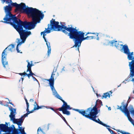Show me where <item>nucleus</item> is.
<instances>
[{"instance_id": "obj_1", "label": "nucleus", "mask_w": 134, "mask_h": 134, "mask_svg": "<svg viewBox=\"0 0 134 134\" xmlns=\"http://www.w3.org/2000/svg\"><path fill=\"white\" fill-rule=\"evenodd\" d=\"M53 24V28L57 29L58 31H62L63 32L68 35L71 39H74V46L75 47H78L77 50L79 51V47L81 46L82 41L87 40H91L96 38L94 36H87L84 37L85 33L81 31H79L76 29V27L74 28L71 26V27H67L66 26L63 25H59L58 22H55Z\"/></svg>"}, {"instance_id": "obj_2", "label": "nucleus", "mask_w": 134, "mask_h": 134, "mask_svg": "<svg viewBox=\"0 0 134 134\" xmlns=\"http://www.w3.org/2000/svg\"><path fill=\"white\" fill-rule=\"evenodd\" d=\"M10 4L12 6L16 7L15 12L18 10L21 11L23 10L25 12L29 17L32 18V21L31 22L40 21L44 17V15L42 13L36 8L32 7L26 8V5L24 3H21L19 4L16 3L12 2Z\"/></svg>"}, {"instance_id": "obj_3", "label": "nucleus", "mask_w": 134, "mask_h": 134, "mask_svg": "<svg viewBox=\"0 0 134 134\" xmlns=\"http://www.w3.org/2000/svg\"><path fill=\"white\" fill-rule=\"evenodd\" d=\"M40 21L26 22L13 27L19 33L20 38L21 40V42H19L20 39H18V42L17 46L21 45L22 43H24L27 38L31 34V31L25 30H30L34 29L37 24L39 23Z\"/></svg>"}, {"instance_id": "obj_4", "label": "nucleus", "mask_w": 134, "mask_h": 134, "mask_svg": "<svg viewBox=\"0 0 134 134\" xmlns=\"http://www.w3.org/2000/svg\"><path fill=\"white\" fill-rule=\"evenodd\" d=\"M75 110L85 117L89 119L104 126L110 127L109 125L103 123L99 119H98V120L96 119V115L98 113L97 108L96 107V104L92 108L90 107L86 110L83 109L80 110L77 109H75Z\"/></svg>"}, {"instance_id": "obj_5", "label": "nucleus", "mask_w": 134, "mask_h": 134, "mask_svg": "<svg viewBox=\"0 0 134 134\" xmlns=\"http://www.w3.org/2000/svg\"><path fill=\"white\" fill-rule=\"evenodd\" d=\"M4 10L6 14L3 19L4 21H2V22L10 24L14 27L27 22L26 21H23L17 18L15 15H13L11 12L12 10V7L10 4L6 5L4 8Z\"/></svg>"}, {"instance_id": "obj_6", "label": "nucleus", "mask_w": 134, "mask_h": 134, "mask_svg": "<svg viewBox=\"0 0 134 134\" xmlns=\"http://www.w3.org/2000/svg\"><path fill=\"white\" fill-rule=\"evenodd\" d=\"M123 48L121 49L120 51L123 52L124 53L127 55V59L129 60H131L129 63V67L130 73L132 75L134 74V56L130 54V50L128 46L125 44Z\"/></svg>"}, {"instance_id": "obj_7", "label": "nucleus", "mask_w": 134, "mask_h": 134, "mask_svg": "<svg viewBox=\"0 0 134 134\" xmlns=\"http://www.w3.org/2000/svg\"><path fill=\"white\" fill-rule=\"evenodd\" d=\"M14 45L13 44L9 45L6 47L3 52L2 54V61L3 66L5 68V65L8 64V62L6 61L7 53L9 51L13 52L15 50Z\"/></svg>"}, {"instance_id": "obj_8", "label": "nucleus", "mask_w": 134, "mask_h": 134, "mask_svg": "<svg viewBox=\"0 0 134 134\" xmlns=\"http://www.w3.org/2000/svg\"><path fill=\"white\" fill-rule=\"evenodd\" d=\"M10 111V114L9 117L10 118L11 120H12L14 124H16L18 126L19 128H21L20 126H21L23 122V120L22 118L15 119V115L16 111V109L11 107V109H9Z\"/></svg>"}, {"instance_id": "obj_9", "label": "nucleus", "mask_w": 134, "mask_h": 134, "mask_svg": "<svg viewBox=\"0 0 134 134\" xmlns=\"http://www.w3.org/2000/svg\"><path fill=\"white\" fill-rule=\"evenodd\" d=\"M58 21H55V20L52 19V20L50 21V25L51 26V27L50 28L49 27V24H48V27L47 28H45V30H44L43 31L41 32V35H42V34H43V38L44 39L45 41L46 42H47V41L46 40V39L45 37V36L46 35V34H45L46 33H50L51 32V29H53L54 31H58L57 30V29H54L52 27V26L53 24V23H55V22H57Z\"/></svg>"}, {"instance_id": "obj_10", "label": "nucleus", "mask_w": 134, "mask_h": 134, "mask_svg": "<svg viewBox=\"0 0 134 134\" xmlns=\"http://www.w3.org/2000/svg\"><path fill=\"white\" fill-rule=\"evenodd\" d=\"M105 41L107 43H104V44L105 45H109V44H111V45L112 46H113V44L114 43H115V46L116 47V48L119 50L120 51L121 49L123 48V46L124 45L122 44H120L119 43H121V42H117V41H114L113 40L110 41H109L108 40H106Z\"/></svg>"}, {"instance_id": "obj_11", "label": "nucleus", "mask_w": 134, "mask_h": 134, "mask_svg": "<svg viewBox=\"0 0 134 134\" xmlns=\"http://www.w3.org/2000/svg\"><path fill=\"white\" fill-rule=\"evenodd\" d=\"M14 128H15L14 127L13 128L10 126L9 127L8 126L3 124H0V129L2 131L4 132H10L12 131L13 132Z\"/></svg>"}, {"instance_id": "obj_12", "label": "nucleus", "mask_w": 134, "mask_h": 134, "mask_svg": "<svg viewBox=\"0 0 134 134\" xmlns=\"http://www.w3.org/2000/svg\"><path fill=\"white\" fill-rule=\"evenodd\" d=\"M124 104V102H122V104H124V105L123 106V109L122 108L121 106L119 108H118V109H120L122 112H123L125 114L129 112L128 109H127V106L128 103L127 102L125 104Z\"/></svg>"}, {"instance_id": "obj_13", "label": "nucleus", "mask_w": 134, "mask_h": 134, "mask_svg": "<svg viewBox=\"0 0 134 134\" xmlns=\"http://www.w3.org/2000/svg\"><path fill=\"white\" fill-rule=\"evenodd\" d=\"M55 74L52 73L50 78L49 79H45L48 81L49 82V85L51 87V90L54 87V76L55 75Z\"/></svg>"}, {"instance_id": "obj_14", "label": "nucleus", "mask_w": 134, "mask_h": 134, "mask_svg": "<svg viewBox=\"0 0 134 134\" xmlns=\"http://www.w3.org/2000/svg\"><path fill=\"white\" fill-rule=\"evenodd\" d=\"M62 101L63 102V104L62 105L61 107L57 109V110H59L63 109H68V110H70L71 109V108H70V105H68L67 103L65 102L64 100H62Z\"/></svg>"}, {"instance_id": "obj_15", "label": "nucleus", "mask_w": 134, "mask_h": 134, "mask_svg": "<svg viewBox=\"0 0 134 134\" xmlns=\"http://www.w3.org/2000/svg\"><path fill=\"white\" fill-rule=\"evenodd\" d=\"M53 93V94L57 98L60 99L61 101L63 100L62 98L57 93V92L56 91L54 87L51 90Z\"/></svg>"}, {"instance_id": "obj_16", "label": "nucleus", "mask_w": 134, "mask_h": 134, "mask_svg": "<svg viewBox=\"0 0 134 134\" xmlns=\"http://www.w3.org/2000/svg\"><path fill=\"white\" fill-rule=\"evenodd\" d=\"M125 115L127 116L129 120L131 122L132 124L133 125H134V121L130 117V112L127 113L125 114Z\"/></svg>"}, {"instance_id": "obj_17", "label": "nucleus", "mask_w": 134, "mask_h": 134, "mask_svg": "<svg viewBox=\"0 0 134 134\" xmlns=\"http://www.w3.org/2000/svg\"><path fill=\"white\" fill-rule=\"evenodd\" d=\"M46 44L47 46L48 49L47 52L48 56L49 57V55L51 53V51L50 43L49 42H47L46 43Z\"/></svg>"}, {"instance_id": "obj_18", "label": "nucleus", "mask_w": 134, "mask_h": 134, "mask_svg": "<svg viewBox=\"0 0 134 134\" xmlns=\"http://www.w3.org/2000/svg\"><path fill=\"white\" fill-rule=\"evenodd\" d=\"M68 109H63L59 110L60 111H62L63 113L64 114H66L67 115H69L70 114V112L68 111L67 110Z\"/></svg>"}, {"instance_id": "obj_19", "label": "nucleus", "mask_w": 134, "mask_h": 134, "mask_svg": "<svg viewBox=\"0 0 134 134\" xmlns=\"http://www.w3.org/2000/svg\"><path fill=\"white\" fill-rule=\"evenodd\" d=\"M109 92L110 93V94L108 92H107L104 93L103 95L102 96V98H103L104 97V98H106L107 97H110V95L112 93V92L111 91H110Z\"/></svg>"}, {"instance_id": "obj_20", "label": "nucleus", "mask_w": 134, "mask_h": 134, "mask_svg": "<svg viewBox=\"0 0 134 134\" xmlns=\"http://www.w3.org/2000/svg\"><path fill=\"white\" fill-rule=\"evenodd\" d=\"M34 105L35 106V109L37 110H38L44 107H45V106H39L38 105L36 101L35 102V104H34Z\"/></svg>"}, {"instance_id": "obj_21", "label": "nucleus", "mask_w": 134, "mask_h": 134, "mask_svg": "<svg viewBox=\"0 0 134 134\" xmlns=\"http://www.w3.org/2000/svg\"><path fill=\"white\" fill-rule=\"evenodd\" d=\"M129 111L130 113L133 115H134V109L133 106L132 105H130L129 107Z\"/></svg>"}, {"instance_id": "obj_22", "label": "nucleus", "mask_w": 134, "mask_h": 134, "mask_svg": "<svg viewBox=\"0 0 134 134\" xmlns=\"http://www.w3.org/2000/svg\"><path fill=\"white\" fill-rule=\"evenodd\" d=\"M57 113L63 119V120L64 121V122L66 123V124L68 125V123L66 121V120L65 119V118L63 116L60 114V113L59 112L57 111Z\"/></svg>"}, {"instance_id": "obj_23", "label": "nucleus", "mask_w": 134, "mask_h": 134, "mask_svg": "<svg viewBox=\"0 0 134 134\" xmlns=\"http://www.w3.org/2000/svg\"><path fill=\"white\" fill-rule=\"evenodd\" d=\"M18 74L22 76L23 75H24V76H25L26 75H27V76L29 78H30V77L31 76H32V75L30 74H27L26 72L25 71L24 72L22 73H18Z\"/></svg>"}, {"instance_id": "obj_24", "label": "nucleus", "mask_w": 134, "mask_h": 134, "mask_svg": "<svg viewBox=\"0 0 134 134\" xmlns=\"http://www.w3.org/2000/svg\"><path fill=\"white\" fill-rule=\"evenodd\" d=\"M19 130L18 129H16L15 128H14V130H13V134L10 133H4L3 134H19Z\"/></svg>"}, {"instance_id": "obj_25", "label": "nucleus", "mask_w": 134, "mask_h": 134, "mask_svg": "<svg viewBox=\"0 0 134 134\" xmlns=\"http://www.w3.org/2000/svg\"><path fill=\"white\" fill-rule=\"evenodd\" d=\"M118 132H119L122 134H131L129 132H126L122 130L120 131L119 130H116Z\"/></svg>"}, {"instance_id": "obj_26", "label": "nucleus", "mask_w": 134, "mask_h": 134, "mask_svg": "<svg viewBox=\"0 0 134 134\" xmlns=\"http://www.w3.org/2000/svg\"><path fill=\"white\" fill-rule=\"evenodd\" d=\"M18 129L19 130L18 131L19 132L18 134H19L20 133V132H21V133L22 134H26L24 130V129Z\"/></svg>"}, {"instance_id": "obj_27", "label": "nucleus", "mask_w": 134, "mask_h": 134, "mask_svg": "<svg viewBox=\"0 0 134 134\" xmlns=\"http://www.w3.org/2000/svg\"><path fill=\"white\" fill-rule=\"evenodd\" d=\"M29 114V113H27L26 114L24 115L23 116H21V118H22V119H23V121L24 119V118L23 119V118H25L27 116H28V115Z\"/></svg>"}, {"instance_id": "obj_28", "label": "nucleus", "mask_w": 134, "mask_h": 134, "mask_svg": "<svg viewBox=\"0 0 134 134\" xmlns=\"http://www.w3.org/2000/svg\"><path fill=\"white\" fill-rule=\"evenodd\" d=\"M28 64L27 66V70H29V69H31V64L30 63L28 62Z\"/></svg>"}, {"instance_id": "obj_29", "label": "nucleus", "mask_w": 134, "mask_h": 134, "mask_svg": "<svg viewBox=\"0 0 134 134\" xmlns=\"http://www.w3.org/2000/svg\"><path fill=\"white\" fill-rule=\"evenodd\" d=\"M28 71H29V74H31V75H32V76H33V75H35H35L34 73H33L32 72L31 69H29V70H27V71H26L27 72H28Z\"/></svg>"}, {"instance_id": "obj_30", "label": "nucleus", "mask_w": 134, "mask_h": 134, "mask_svg": "<svg viewBox=\"0 0 134 134\" xmlns=\"http://www.w3.org/2000/svg\"><path fill=\"white\" fill-rule=\"evenodd\" d=\"M91 34H95V35H96V36H97V40H99V38L98 37V34L97 33H91Z\"/></svg>"}, {"instance_id": "obj_31", "label": "nucleus", "mask_w": 134, "mask_h": 134, "mask_svg": "<svg viewBox=\"0 0 134 134\" xmlns=\"http://www.w3.org/2000/svg\"><path fill=\"white\" fill-rule=\"evenodd\" d=\"M57 67H54V69L53 70V72L52 73H53V74H54V73L57 70Z\"/></svg>"}, {"instance_id": "obj_32", "label": "nucleus", "mask_w": 134, "mask_h": 134, "mask_svg": "<svg viewBox=\"0 0 134 134\" xmlns=\"http://www.w3.org/2000/svg\"><path fill=\"white\" fill-rule=\"evenodd\" d=\"M108 130L110 132V133L112 134H113L114 133H115V132L113 130H112L110 128H108Z\"/></svg>"}, {"instance_id": "obj_33", "label": "nucleus", "mask_w": 134, "mask_h": 134, "mask_svg": "<svg viewBox=\"0 0 134 134\" xmlns=\"http://www.w3.org/2000/svg\"><path fill=\"white\" fill-rule=\"evenodd\" d=\"M97 103H99V104H101V105H102L103 104H102V101L100 100H99V99H98L97 100V101H96V104H97Z\"/></svg>"}, {"instance_id": "obj_34", "label": "nucleus", "mask_w": 134, "mask_h": 134, "mask_svg": "<svg viewBox=\"0 0 134 134\" xmlns=\"http://www.w3.org/2000/svg\"><path fill=\"white\" fill-rule=\"evenodd\" d=\"M5 2L7 4H9L12 2V0H6Z\"/></svg>"}, {"instance_id": "obj_35", "label": "nucleus", "mask_w": 134, "mask_h": 134, "mask_svg": "<svg viewBox=\"0 0 134 134\" xmlns=\"http://www.w3.org/2000/svg\"><path fill=\"white\" fill-rule=\"evenodd\" d=\"M16 50L17 51V53H22V52H20V51L19 50V48H18V46H17L16 48Z\"/></svg>"}, {"instance_id": "obj_36", "label": "nucleus", "mask_w": 134, "mask_h": 134, "mask_svg": "<svg viewBox=\"0 0 134 134\" xmlns=\"http://www.w3.org/2000/svg\"><path fill=\"white\" fill-rule=\"evenodd\" d=\"M50 109L53 110V111H54L56 113H57V111L58 110H57V109H56L55 110L53 108H52V107H50L49 108Z\"/></svg>"}, {"instance_id": "obj_37", "label": "nucleus", "mask_w": 134, "mask_h": 134, "mask_svg": "<svg viewBox=\"0 0 134 134\" xmlns=\"http://www.w3.org/2000/svg\"><path fill=\"white\" fill-rule=\"evenodd\" d=\"M36 110V109H35V107H34V108L31 111H30L29 112V113H29V114H30V113H32L34 112V110Z\"/></svg>"}, {"instance_id": "obj_38", "label": "nucleus", "mask_w": 134, "mask_h": 134, "mask_svg": "<svg viewBox=\"0 0 134 134\" xmlns=\"http://www.w3.org/2000/svg\"><path fill=\"white\" fill-rule=\"evenodd\" d=\"M29 106H27V109L26 110V111H27V113H29V112L30 111H29Z\"/></svg>"}, {"instance_id": "obj_39", "label": "nucleus", "mask_w": 134, "mask_h": 134, "mask_svg": "<svg viewBox=\"0 0 134 134\" xmlns=\"http://www.w3.org/2000/svg\"><path fill=\"white\" fill-rule=\"evenodd\" d=\"M32 78L34 80V81L36 80L37 82H38V80L34 77L33 76H32Z\"/></svg>"}, {"instance_id": "obj_40", "label": "nucleus", "mask_w": 134, "mask_h": 134, "mask_svg": "<svg viewBox=\"0 0 134 134\" xmlns=\"http://www.w3.org/2000/svg\"><path fill=\"white\" fill-rule=\"evenodd\" d=\"M21 80H22V82H23V80H24V78H23V77H21V79H20V80H19V82H20Z\"/></svg>"}, {"instance_id": "obj_41", "label": "nucleus", "mask_w": 134, "mask_h": 134, "mask_svg": "<svg viewBox=\"0 0 134 134\" xmlns=\"http://www.w3.org/2000/svg\"><path fill=\"white\" fill-rule=\"evenodd\" d=\"M26 102V104L27 106H29V103L27 101Z\"/></svg>"}, {"instance_id": "obj_42", "label": "nucleus", "mask_w": 134, "mask_h": 134, "mask_svg": "<svg viewBox=\"0 0 134 134\" xmlns=\"http://www.w3.org/2000/svg\"><path fill=\"white\" fill-rule=\"evenodd\" d=\"M133 52H132L131 53L130 52V55H133Z\"/></svg>"}, {"instance_id": "obj_43", "label": "nucleus", "mask_w": 134, "mask_h": 134, "mask_svg": "<svg viewBox=\"0 0 134 134\" xmlns=\"http://www.w3.org/2000/svg\"><path fill=\"white\" fill-rule=\"evenodd\" d=\"M91 34V32H88L85 35V36H86L88 34Z\"/></svg>"}, {"instance_id": "obj_44", "label": "nucleus", "mask_w": 134, "mask_h": 134, "mask_svg": "<svg viewBox=\"0 0 134 134\" xmlns=\"http://www.w3.org/2000/svg\"><path fill=\"white\" fill-rule=\"evenodd\" d=\"M30 102H34V100H33V99H30Z\"/></svg>"}, {"instance_id": "obj_45", "label": "nucleus", "mask_w": 134, "mask_h": 134, "mask_svg": "<svg viewBox=\"0 0 134 134\" xmlns=\"http://www.w3.org/2000/svg\"><path fill=\"white\" fill-rule=\"evenodd\" d=\"M31 64H31V66H33L34 65H33V64H32V61H31Z\"/></svg>"}, {"instance_id": "obj_46", "label": "nucleus", "mask_w": 134, "mask_h": 134, "mask_svg": "<svg viewBox=\"0 0 134 134\" xmlns=\"http://www.w3.org/2000/svg\"><path fill=\"white\" fill-rule=\"evenodd\" d=\"M39 128H40V127L38 129V130H37V134H39L38 133V132L39 131Z\"/></svg>"}, {"instance_id": "obj_47", "label": "nucleus", "mask_w": 134, "mask_h": 134, "mask_svg": "<svg viewBox=\"0 0 134 134\" xmlns=\"http://www.w3.org/2000/svg\"><path fill=\"white\" fill-rule=\"evenodd\" d=\"M111 108L110 107H109L108 108V109L109 110H111Z\"/></svg>"}, {"instance_id": "obj_48", "label": "nucleus", "mask_w": 134, "mask_h": 134, "mask_svg": "<svg viewBox=\"0 0 134 134\" xmlns=\"http://www.w3.org/2000/svg\"><path fill=\"white\" fill-rule=\"evenodd\" d=\"M41 131L42 132H43L42 131V130L41 129L40 127V128H39V131Z\"/></svg>"}, {"instance_id": "obj_49", "label": "nucleus", "mask_w": 134, "mask_h": 134, "mask_svg": "<svg viewBox=\"0 0 134 134\" xmlns=\"http://www.w3.org/2000/svg\"><path fill=\"white\" fill-rule=\"evenodd\" d=\"M5 1H6V0H3L2 2H3V3L5 2Z\"/></svg>"}, {"instance_id": "obj_50", "label": "nucleus", "mask_w": 134, "mask_h": 134, "mask_svg": "<svg viewBox=\"0 0 134 134\" xmlns=\"http://www.w3.org/2000/svg\"><path fill=\"white\" fill-rule=\"evenodd\" d=\"M9 103H10L11 104H12V105H13V104L12 103V102H9Z\"/></svg>"}, {"instance_id": "obj_51", "label": "nucleus", "mask_w": 134, "mask_h": 134, "mask_svg": "<svg viewBox=\"0 0 134 134\" xmlns=\"http://www.w3.org/2000/svg\"><path fill=\"white\" fill-rule=\"evenodd\" d=\"M5 124V125H7V126H8V123H7L6 122Z\"/></svg>"}, {"instance_id": "obj_52", "label": "nucleus", "mask_w": 134, "mask_h": 134, "mask_svg": "<svg viewBox=\"0 0 134 134\" xmlns=\"http://www.w3.org/2000/svg\"><path fill=\"white\" fill-rule=\"evenodd\" d=\"M25 102H26V101H27V99H26V98H25Z\"/></svg>"}, {"instance_id": "obj_53", "label": "nucleus", "mask_w": 134, "mask_h": 134, "mask_svg": "<svg viewBox=\"0 0 134 134\" xmlns=\"http://www.w3.org/2000/svg\"><path fill=\"white\" fill-rule=\"evenodd\" d=\"M97 96L98 97V96H100V95H99H99H98V94H97Z\"/></svg>"}, {"instance_id": "obj_54", "label": "nucleus", "mask_w": 134, "mask_h": 134, "mask_svg": "<svg viewBox=\"0 0 134 134\" xmlns=\"http://www.w3.org/2000/svg\"><path fill=\"white\" fill-rule=\"evenodd\" d=\"M64 68H63L62 69V70H63L64 71Z\"/></svg>"}, {"instance_id": "obj_55", "label": "nucleus", "mask_w": 134, "mask_h": 134, "mask_svg": "<svg viewBox=\"0 0 134 134\" xmlns=\"http://www.w3.org/2000/svg\"><path fill=\"white\" fill-rule=\"evenodd\" d=\"M121 85V84H120L119 86H118V87H119V86H120Z\"/></svg>"}, {"instance_id": "obj_56", "label": "nucleus", "mask_w": 134, "mask_h": 134, "mask_svg": "<svg viewBox=\"0 0 134 134\" xmlns=\"http://www.w3.org/2000/svg\"><path fill=\"white\" fill-rule=\"evenodd\" d=\"M1 103H2V102H1V101H0V104Z\"/></svg>"}, {"instance_id": "obj_57", "label": "nucleus", "mask_w": 134, "mask_h": 134, "mask_svg": "<svg viewBox=\"0 0 134 134\" xmlns=\"http://www.w3.org/2000/svg\"><path fill=\"white\" fill-rule=\"evenodd\" d=\"M130 97H129V99H130Z\"/></svg>"}, {"instance_id": "obj_58", "label": "nucleus", "mask_w": 134, "mask_h": 134, "mask_svg": "<svg viewBox=\"0 0 134 134\" xmlns=\"http://www.w3.org/2000/svg\"><path fill=\"white\" fill-rule=\"evenodd\" d=\"M58 75H59V74H58Z\"/></svg>"}, {"instance_id": "obj_59", "label": "nucleus", "mask_w": 134, "mask_h": 134, "mask_svg": "<svg viewBox=\"0 0 134 134\" xmlns=\"http://www.w3.org/2000/svg\"><path fill=\"white\" fill-rule=\"evenodd\" d=\"M118 134H120V133H118Z\"/></svg>"}]
</instances>
